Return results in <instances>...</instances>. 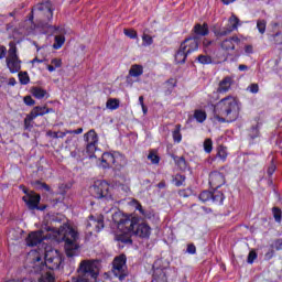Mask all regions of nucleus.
<instances>
[{
  "label": "nucleus",
  "instance_id": "nucleus-1",
  "mask_svg": "<svg viewBox=\"0 0 282 282\" xmlns=\"http://www.w3.org/2000/svg\"><path fill=\"white\" fill-rule=\"evenodd\" d=\"M43 239H62L65 245V252L67 257H76L78 252V231L69 225H63L58 229H52L48 236L43 230L32 231L26 238V246H39Z\"/></svg>",
  "mask_w": 282,
  "mask_h": 282
},
{
  "label": "nucleus",
  "instance_id": "nucleus-2",
  "mask_svg": "<svg viewBox=\"0 0 282 282\" xmlns=\"http://www.w3.org/2000/svg\"><path fill=\"white\" fill-rule=\"evenodd\" d=\"M112 228L115 231L116 240L121 243H131L132 235L141 237V239H149L151 237V227L147 223L135 224V220L122 214V212H115L111 215Z\"/></svg>",
  "mask_w": 282,
  "mask_h": 282
},
{
  "label": "nucleus",
  "instance_id": "nucleus-3",
  "mask_svg": "<svg viewBox=\"0 0 282 282\" xmlns=\"http://www.w3.org/2000/svg\"><path fill=\"white\" fill-rule=\"evenodd\" d=\"M241 113V102L237 97L227 96L214 106V120L217 122H236Z\"/></svg>",
  "mask_w": 282,
  "mask_h": 282
},
{
  "label": "nucleus",
  "instance_id": "nucleus-4",
  "mask_svg": "<svg viewBox=\"0 0 282 282\" xmlns=\"http://www.w3.org/2000/svg\"><path fill=\"white\" fill-rule=\"evenodd\" d=\"M124 164H127V159L124 155L120 154V152H106L101 155L98 166L101 169L113 167L117 171H120Z\"/></svg>",
  "mask_w": 282,
  "mask_h": 282
},
{
  "label": "nucleus",
  "instance_id": "nucleus-5",
  "mask_svg": "<svg viewBox=\"0 0 282 282\" xmlns=\"http://www.w3.org/2000/svg\"><path fill=\"white\" fill-rule=\"evenodd\" d=\"M90 195L96 199H105L106 202H112L113 196L111 195V186L106 181H95L89 188Z\"/></svg>",
  "mask_w": 282,
  "mask_h": 282
},
{
  "label": "nucleus",
  "instance_id": "nucleus-6",
  "mask_svg": "<svg viewBox=\"0 0 282 282\" xmlns=\"http://www.w3.org/2000/svg\"><path fill=\"white\" fill-rule=\"evenodd\" d=\"M9 51L7 56V67L11 74H17L21 70V62L19 55H17V45L14 43L9 44Z\"/></svg>",
  "mask_w": 282,
  "mask_h": 282
},
{
  "label": "nucleus",
  "instance_id": "nucleus-7",
  "mask_svg": "<svg viewBox=\"0 0 282 282\" xmlns=\"http://www.w3.org/2000/svg\"><path fill=\"white\" fill-rule=\"evenodd\" d=\"M112 274L119 279V281H124L127 279V257L121 254L113 260Z\"/></svg>",
  "mask_w": 282,
  "mask_h": 282
},
{
  "label": "nucleus",
  "instance_id": "nucleus-8",
  "mask_svg": "<svg viewBox=\"0 0 282 282\" xmlns=\"http://www.w3.org/2000/svg\"><path fill=\"white\" fill-rule=\"evenodd\" d=\"M32 17H45L48 21L52 19V3L50 1L37 3L32 10Z\"/></svg>",
  "mask_w": 282,
  "mask_h": 282
},
{
  "label": "nucleus",
  "instance_id": "nucleus-9",
  "mask_svg": "<svg viewBox=\"0 0 282 282\" xmlns=\"http://www.w3.org/2000/svg\"><path fill=\"white\" fill-rule=\"evenodd\" d=\"M84 140L87 142L86 152L90 158H94L91 153L98 151V134H96L95 130H90L84 135Z\"/></svg>",
  "mask_w": 282,
  "mask_h": 282
},
{
  "label": "nucleus",
  "instance_id": "nucleus-10",
  "mask_svg": "<svg viewBox=\"0 0 282 282\" xmlns=\"http://www.w3.org/2000/svg\"><path fill=\"white\" fill-rule=\"evenodd\" d=\"M46 113H54V109L46 108L43 106L34 107L24 120L25 127H28V124H30V122H32V120H35V118H39V116H45Z\"/></svg>",
  "mask_w": 282,
  "mask_h": 282
},
{
  "label": "nucleus",
  "instance_id": "nucleus-11",
  "mask_svg": "<svg viewBox=\"0 0 282 282\" xmlns=\"http://www.w3.org/2000/svg\"><path fill=\"white\" fill-rule=\"evenodd\" d=\"M25 193V196H23V202L26 204V206L30 208V210H34L39 208V204L41 202V195L34 193V192H28V189H23Z\"/></svg>",
  "mask_w": 282,
  "mask_h": 282
},
{
  "label": "nucleus",
  "instance_id": "nucleus-12",
  "mask_svg": "<svg viewBox=\"0 0 282 282\" xmlns=\"http://www.w3.org/2000/svg\"><path fill=\"white\" fill-rule=\"evenodd\" d=\"M180 47L185 54H193V52H197V50H199V40H197V37H188L181 43Z\"/></svg>",
  "mask_w": 282,
  "mask_h": 282
},
{
  "label": "nucleus",
  "instance_id": "nucleus-13",
  "mask_svg": "<svg viewBox=\"0 0 282 282\" xmlns=\"http://www.w3.org/2000/svg\"><path fill=\"white\" fill-rule=\"evenodd\" d=\"M53 34H55L54 50H61L65 45V29L62 26H52Z\"/></svg>",
  "mask_w": 282,
  "mask_h": 282
},
{
  "label": "nucleus",
  "instance_id": "nucleus-14",
  "mask_svg": "<svg viewBox=\"0 0 282 282\" xmlns=\"http://www.w3.org/2000/svg\"><path fill=\"white\" fill-rule=\"evenodd\" d=\"M224 184H226L224 174L217 171H214L209 174V185L212 186V188H221Z\"/></svg>",
  "mask_w": 282,
  "mask_h": 282
},
{
  "label": "nucleus",
  "instance_id": "nucleus-15",
  "mask_svg": "<svg viewBox=\"0 0 282 282\" xmlns=\"http://www.w3.org/2000/svg\"><path fill=\"white\" fill-rule=\"evenodd\" d=\"M87 228H94L96 232H100L105 228V217L99 215L97 217L90 216L87 223Z\"/></svg>",
  "mask_w": 282,
  "mask_h": 282
},
{
  "label": "nucleus",
  "instance_id": "nucleus-16",
  "mask_svg": "<svg viewBox=\"0 0 282 282\" xmlns=\"http://www.w3.org/2000/svg\"><path fill=\"white\" fill-rule=\"evenodd\" d=\"M239 25V18L236 15H231L229 18V26L226 30L220 31L218 34L219 36H227L230 32H235Z\"/></svg>",
  "mask_w": 282,
  "mask_h": 282
},
{
  "label": "nucleus",
  "instance_id": "nucleus-17",
  "mask_svg": "<svg viewBox=\"0 0 282 282\" xmlns=\"http://www.w3.org/2000/svg\"><path fill=\"white\" fill-rule=\"evenodd\" d=\"M235 43H239V37L234 36L221 42L220 47L225 52H232L235 50Z\"/></svg>",
  "mask_w": 282,
  "mask_h": 282
},
{
  "label": "nucleus",
  "instance_id": "nucleus-18",
  "mask_svg": "<svg viewBox=\"0 0 282 282\" xmlns=\"http://www.w3.org/2000/svg\"><path fill=\"white\" fill-rule=\"evenodd\" d=\"M230 87H232V78L230 77H225L218 86V94H226L228 91H230Z\"/></svg>",
  "mask_w": 282,
  "mask_h": 282
},
{
  "label": "nucleus",
  "instance_id": "nucleus-19",
  "mask_svg": "<svg viewBox=\"0 0 282 282\" xmlns=\"http://www.w3.org/2000/svg\"><path fill=\"white\" fill-rule=\"evenodd\" d=\"M132 206H134L135 210H139V213L141 215H143V217L145 219H151L153 217H155V214L151 210L147 212L144 210V208H142V205H140V203H138V200H132Z\"/></svg>",
  "mask_w": 282,
  "mask_h": 282
},
{
  "label": "nucleus",
  "instance_id": "nucleus-20",
  "mask_svg": "<svg viewBox=\"0 0 282 282\" xmlns=\"http://www.w3.org/2000/svg\"><path fill=\"white\" fill-rule=\"evenodd\" d=\"M193 31L196 36H208V24H196Z\"/></svg>",
  "mask_w": 282,
  "mask_h": 282
},
{
  "label": "nucleus",
  "instance_id": "nucleus-21",
  "mask_svg": "<svg viewBox=\"0 0 282 282\" xmlns=\"http://www.w3.org/2000/svg\"><path fill=\"white\" fill-rule=\"evenodd\" d=\"M130 76H132V78H138L140 76H142V74H144V68L142 67V65H132L130 70H129Z\"/></svg>",
  "mask_w": 282,
  "mask_h": 282
},
{
  "label": "nucleus",
  "instance_id": "nucleus-22",
  "mask_svg": "<svg viewBox=\"0 0 282 282\" xmlns=\"http://www.w3.org/2000/svg\"><path fill=\"white\" fill-rule=\"evenodd\" d=\"M152 282H166V273L162 269L154 272Z\"/></svg>",
  "mask_w": 282,
  "mask_h": 282
},
{
  "label": "nucleus",
  "instance_id": "nucleus-23",
  "mask_svg": "<svg viewBox=\"0 0 282 282\" xmlns=\"http://www.w3.org/2000/svg\"><path fill=\"white\" fill-rule=\"evenodd\" d=\"M120 107V100L116 98L108 99L106 102V109H109L110 111H116Z\"/></svg>",
  "mask_w": 282,
  "mask_h": 282
},
{
  "label": "nucleus",
  "instance_id": "nucleus-24",
  "mask_svg": "<svg viewBox=\"0 0 282 282\" xmlns=\"http://www.w3.org/2000/svg\"><path fill=\"white\" fill-rule=\"evenodd\" d=\"M182 126H176L175 129L172 131L173 141L180 144L182 142Z\"/></svg>",
  "mask_w": 282,
  "mask_h": 282
},
{
  "label": "nucleus",
  "instance_id": "nucleus-25",
  "mask_svg": "<svg viewBox=\"0 0 282 282\" xmlns=\"http://www.w3.org/2000/svg\"><path fill=\"white\" fill-rule=\"evenodd\" d=\"M187 56V53H185L184 50L180 47L177 53L175 54V62L178 64L186 63Z\"/></svg>",
  "mask_w": 282,
  "mask_h": 282
},
{
  "label": "nucleus",
  "instance_id": "nucleus-26",
  "mask_svg": "<svg viewBox=\"0 0 282 282\" xmlns=\"http://www.w3.org/2000/svg\"><path fill=\"white\" fill-rule=\"evenodd\" d=\"M194 118H195V120L198 121L199 123L206 122V111L199 110V109L195 110V111H194Z\"/></svg>",
  "mask_w": 282,
  "mask_h": 282
},
{
  "label": "nucleus",
  "instance_id": "nucleus-27",
  "mask_svg": "<svg viewBox=\"0 0 282 282\" xmlns=\"http://www.w3.org/2000/svg\"><path fill=\"white\" fill-rule=\"evenodd\" d=\"M212 202H214L215 204H224V193L216 191L212 193Z\"/></svg>",
  "mask_w": 282,
  "mask_h": 282
},
{
  "label": "nucleus",
  "instance_id": "nucleus-28",
  "mask_svg": "<svg viewBox=\"0 0 282 282\" xmlns=\"http://www.w3.org/2000/svg\"><path fill=\"white\" fill-rule=\"evenodd\" d=\"M198 63H200V65H213V57H210L209 55H199L197 57Z\"/></svg>",
  "mask_w": 282,
  "mask_h": 282
},
{
  "label": "nucleus",
  "instance_id": "nucleus-29",
  "mask_svg": "<svg viewBox=\"0 0 282 282\" xmlns=\"http://www.w3.org/2000/svg\"><path fill=\"white\" fill-rule=\"evenodd\" d=\"M217 158H219L223 162H226V158H228V150L225 147L219 145Z\"/></svg>",
  "mask_w": 282,
  "mask_h": 282
},
{
  "label": "nucleus",
  "instance_id": "nucleus-30",
  "mask_svg": "<svg viewBox=\"0 0 282 282\" xmlns=\"http://www.w3.org/2000/svg\"><path fill=\"white\" fill-rule=\"evenodd\" d=\"M199 200L203 202V204H205V202H213V193L208 191H204L199 195Z\"/></svg>",
  "mask_w": 282,
  "mask_h": 282
},
{
  "label": "nucleus",
  "instance_id": "nucleus-31",
  "mask_svg": "<svg viewBox=\"0 0 282 282\" xmlns=\"http://www.w3.org/2000/svg\"><path fill=\"white\" fill-rule=\"evenodd\" d=\"M47 91H45L42 88H33V96L34 98H37L39 100H41L42 98H45Z\"/></svg>",
  "mask_w": 282,
  "mask_h": 282
},
{
  "label": "nucleus",
  "instance_id": "nucleus-32",
  "mask_svg": "<svg viewBox=\"0 0 282 282\" xmlns=\"http://www.w3.org/2000/svg\"><path fill=\"white\" fill-rule=\"evenodd\" d=\"M142 45L143 47H149V45H153V37L149 34H143L142 35Z\"/></svg>",
  "mask_w": 282,
  "mask_h": 282
},
{
  "label": "nucleus",
  "instance_id": "nucleus-33",
  "mask_svg": "<svg viewBox=\"0 0 282 282\" xmlns=\"http://www.w3.org/2000/svg\"><path fill=\"white\" fill-rule=\"evenodd\" d=\"M19 80L21 83V85H28V83H30V76L28 75L26 72L24 73H19Z\"/></svg>",
  "mask_w": 282,
  "mask_h": 282
},
{
  "label": "nucleus",
  "instance_id": "nucleus-34",
  "mask_svg": "<svg viewBox=\"0 0 282 282\" xmlns=\"http://www.w3.org/2000/svg\"><path fill=\"white\" fill-rule=\"evenodd\" d=\"M148 160H150L152 164H160V156L153 151L149 153Z\"/></svg>",
  "mask_w": 282,
  "mask_h": 282
},
{
  "label": "nucleus",
  "instance_id": "nucleus-35",
  "mask_svg": "<svg viewBox=\"0 0 282 282\" xmlns=\"http://www.w3.org/2000/svg\"><path fill=\"white\" fill-rule=\"evenodd\" d=\"M204 151L205 153H210L213 151V140L206 139L204 141Z\"/></svg>",
  "mask_w": 282,
  "mask_h": 282
},
{
  "label": "nucleus",
  "instance_id": "nucleus-36",
  "mask_svg": "<svg viewBox=\"0 0 282 282\" xmlns=\"http://www.w3.org/2000/svg\"><path fill=\"white\" fill-rule=\"evenodd\" d=\"M265 25H267V23L264 20H259L257 22V29L260 32V34H265Z\"/></svg>",
  "mask_w": 282,
  "mask_h": 282
},
{
  "label": "nucleus",
  "instance_id": "nucleus-37",
  "mask_svg": "<svg viewBox=\"0 0 282 282\" xmlns=\"http://www.w3.org/2000/svg\"><path fill=\"white\" fill-rule=\"evenodd\" d=\"M186 182V177L184 175L177 174L174 178L175 186H182Z\"/></svg>",
  "mask_w": 282,
  "mask_h": 282
},
{
  "label": "nucleus",
  "instance_id": "nucleus-38",
  "mask_svg": "<svg viewBox=\"0 0 282 282\" xmlns=\"http://www.w3.org/2000/svg\"><path fill=\"white\" fill-rule=\"evenodd\" d=\"M175 162H176L178 169H181V171L186 170V160H184V158H177V159H175Z\"/></svg>",
  "mask_w": 282,
  "mask_h": 282
},
{
  "label": "nucleus",
  "instance_id": "nucleus-39",
  "mask_svg": "<svg viewBox=\"0 0 282 282\" xmlns=\"http://www.w3.org/2000/svg\"><path fill=\"white\" fill-rule=\"evenodd\" d=\"M123 34L129 39H138V33L134 30H124Z\"/></svg>",
  "mask_w": 282,
  "mask_h": 282
},
{
  "label": "nucleus",
  "instance_id": "nucleus-40",
  "mask_svg": "<svg viewBox=\"0 0 282 282\" xmlns=\"http://www.w3.org/2000/svg\"><path fill=\"white\" fill-rule=\"evenodd\" d=\"M257 259V251L251 250L248 254V263H254V260Z\"/></svg>",
  "mask_w": 282,
  "mask_h": 282
},
{
  "label": "nucleus",
  "instance_id": "nucleus-41",
  "mask_svg": "<svg viewBox=\"0 0 282 282\" xmlns=\"http://www.w3.org/2000/svg\"><path fill=\"white\" fill-rule=\"evenodd\" d=\"M273 217L275 221L280 223L281 221V209L280 208H273Z\"/></svg>",
  "mask_w": 282,
  "mask_h": 282
},
{
  "label": "nucleus",
  "instance_id": "nucleus-42",
  "mask_svg": "<svg viewBox=\"0 0 282 282\" xmlns=\"http://www.w3.org/2000/svg\"><path fill=\"white\" fill-rule=\"evenodd\" d=\"M51 64L53 65V67L55 69H58V67H61L63 65V61L58 59V58H53L51 61Z\"/></svg>",
  "mask_w": 282,
  "mask_h": 282
},
{
  "label": "nucleus",
  "instance_id": "nucleus-43",
  "mask_svg": "<svg viewBox=\"0 0 282 282\" xmlns=\"http://www.w3.org/2000/svg\"><path fill=\"white\" fill-rule=\"evenodd\" d=\"M250 137H251L252 139L259 138V126H256V127H253V128L251 129V131H250Z\"/></svg>",
  "mask_w": 282,
  "mask_h": 282
},
{
  "label": "nucleus",
  "instance_id": "nucleus-44",
  "mask_svg": "<svg viewBox=\"0 0 282 282\" xmlns=\"http://www.w3.org/2000/svg\"><path fill=\"white\" fill-rule=\"evenodd\" d=\"M248 90L251 93V94H259V85L257 84H252L248 87Z\"/></svg>",
  "mask_w": 282,
  "mask_h": 282
},
{
  "label": "nucleus",
  "instance_id": "nucleus-45",
  "mask_svg": "<svg viewBox=\"0 0 282 282\" xmlns=\"http://www.w3.org/2000/svg\"><path fill=\"white\" fill-rule=\"evenodd\" d=\"M188 254H195L197 252V248L194 245L187 246Z\"/></svg>",
  "mask_w": 282,
  "mask_h": 282
},
{
  "label": "nucleus",
  "instance_id": "nucleus-46",
  "mask_svg": "<svg viewBox=\"0 0 282 282\" xmlns=\"http://www.w3.org/2000/svg\"><path fill=\"white\" fill-rule=\"evenodd\" d=\"M24 104L29 107H32L34 105V99H32L30 96L24 97Z\"/></svg>",
  "mask_w": 282,
  "mask_h": 282
},
{
  "label": "nucleus",
  "instance_id": "nucleus-47",
  "mask_svg": "<svg viewBox=\"0 0 282 282\" xmlns=\"http://www.w3.org/2000/svg\"><path fill=\"white\" fill-rule=\"evenodd\" d=\"M274 171H276V165H274V163H272L269 169H268V175H274Z\"/></svg>",
  "mask_w": 282,
  "mask_h": 282
},
{
  "label": "nucleus",
  "instance_id": "nucleus-48",
  "mask_svg": "<svg viewBox=\"0 0 282 282\" xmlns=\"http://www.w3.org/2000/svg\"><path fill=\"white\" fill-rule=\"evenodd\" d=\"M6 54H8L6 46H0V61L1 58H6Z\"/></svg>",
  "mask_w": 282,
  "mask_h": 282
},
{
  "label": "nucleus",
  "instance_id": "nucleus-49",
  "mask_svg": "<svg viewBox=\"0 0 282 282\" xmlns=\"http://www.w3.org/2000/svg\"><path fill=\"white\" fill-rule=\"evenodd\" d=\"M274 39H275L276 45H281V43H282V35H281V33H276L274 35Z\"/></svg>",
  "mask_w": 282,
  "mask_h": 282
},
{
  "label": "nucleus",
  "instance_id": "nucleus-50",
  "mask_svg": "<svg viewBox=\"0 0 282 282\" xmlns=\"http://www.w3.org/2000/svg\"><path fill=\"white\" fill-rule=\"evenodd\" d=\"M252 52H253L252 45H247V46L245 47V53H246L247 55L252 54Z\"/></svg>",
  "mask_w": 282,
  "mask_h": 282
},
{
  "label": "nucleus",
  "instance_id": "nucleus-51",
  "mask_svg": "<svg viewBox=\"0 0 282 282\" xmlns=\"http://www.w3.org/2000/svg\"><path fill=\"white\" fill-rule=\"evenodd\" d=\"M67 133H75L76 135H80V133H83V128H78L77 130H69Z\"/></svg>",
  "mask_w": 282,
  "mask_h": 282
},
{
  "label": "nucleus",
  "instance_id": "nucleus-52",
  "mask_svg": "<svg viewBox=\"0 0 282 282\" xmlns=\"http://www.w3.org/2000/svg\"><path fill=\"white\" fill-rule=\"evenodd\" d=\"M67 133L69 132H55L54 138H65Z\"/></svg>",
  "mask_w": 282,
  "mask_h": 282
},
{
  "label": "nucleus",
  "instance_id": "nucleus-53",
  "mask_svg": "<svg viewBox=\"0 0 282 282\" xmlns=\"http://www.w3.org/2000/svg\"><path fill=\"white\" fill-rule=\"evenodd\" d=\"M239 72H248V66L241 64L238 66Z\"/></svg>",
  "mask_w": 282,
  "mask_h": 282
},
{
  "label": "nucleus",
  "instance_id": "nucleus-54",
  "mask_svg": "<svg viewBox=\"0 0 282 282\" xmlns=\"http://www.w3.org/2000/svg\"><path fill=\"white\" fill-rule=\"evenodd\" d=\"M44 62H45V59H39V57H35L31 61L32 64H34V63H44Z\"/></svg>",
  "mask_w": 282,
  "mask_h": 282
},
{
  "label": "nucleus",
  "instance_id": "nucleus-55",
  "mask_svg": "<svg viewBox=\"0 0 282 282\" xmlns=\"http://www.w3.org/2000/svg\"><path fill=\"white\" fill-rule=\"evenodd\" d=\"M9 85H10L11 87H14V85H17V79L10 78V79H9Z\"/></svg>",
  "mask_w": 282,
  "mask_h": 282
},
{
  "label": "nucleus",
  "instance_id": "nucleus-56",
  "mask_svg": "<svg viewBox=\"0 0 282 282\" xmlns=\"http://www.w3.org/2000/svg\"><path fill=\"white\" fill-rule=\"evenodd\" d=\"M46 68L48 69V72H56V68L54 67V65H46Z\"/></svg>",
  "mask_w": 282,
  "mask_h": 282
},
{
  "label": "nucleus",
  "instance_id": "nucleus-57",
  "mask_svg": "<svg viewBox=\"0 0 282 282\" xmlns=\"http://www.w3.org/2000/svg\"><path fill=\"white\" fill-rule=\"evenodd\" d=\"M236 0H223L225 6H230V3H235Z\"/></svg>",
  "mask_w": 282,
  "mask_h": 282
},
{
  "label": "nucleus",
  "instance_id": "nucleus-58",
  "mask_svg": "<svg viewBox=\"0 0 282 282\" xmlns=\"http://www.w3.org/2000/svg\"><path fill=\"white\" fill-rule=\"evenodd\" d=\"M139 104L141 107H144V97L142 96L139 97Z\"/></svg>",
  "mask_w": 282,
  "mask_h": 282
},
{
  "label": "nucleus",
  "instance_id": "nucleus-59",
  "mask_svg": "<svg viewBox=\"0 0 282 282\" xmlns=\"http://www.w3.org/2000/svg\"><path fill=\"white\" fill-rule=\"evenodd\" d=\"M141 109H142L144 116H147V113H148V111H149V109H147V106H144V105L141 106Z\"/></svg>",
  "mask_w": 282,
  "mask_h": 282
},
{
  "label": "nucleus",
  "instance_id": "nucleus-60",
  "mask_svg": "<svg viewBox=\"0 0 282 282\" xmlns=\"http://www.w3.org/2000/svg\"><path fill=\"white\" fill-rule=\"evenodd\" d=\"M3 83H6V77H0V87L3 85Z\"/></svg>",
  "mask_w": 282,
  "mask_h": 282
},
{
  "label": "nucleus",
  "instance_id": "nucleus-61",
  "mask_svg": "<svg viewBox=\"0 0 282 282\" xmlns=\"http://www.w3.org/2000/svg\"><path fill=\"white\" fill-rule=\"evenodd\" d=\"M42 187H43L45 191H50V186H47L46 184H43Z\"/></svg>",
  "mask_w": 282,
  "mask_h": 282
},
{
  "label": "nucleus",
  "instance_id": "nucleus-62",
  "mask_svg": "<svg viewBox=\"0 0 282 282\" xmlns=\"http://www.w3.org/2000/svg\"><path fill=\"white\" fill-rule=\"evenodd\" d=\"M203 45H210V41H206V40H205V41L203 42Z\"/></svg>",
  "mask_w": 282,
  "mask_h": 282
},
{
  "label": "nucleus",
  "instance_id": "nucleus-63",
  "mask_svg": "<svg viewBox=\"0 0 282 282\" xmlns=\"http://www.w3.org/2000/svg\"><path fill=\"white\" fill-rule=\"evenodd\" d=\"M124 191H126V193H127V191H129V187H126Z\"/></svg>",
  "mask_w": 282,
  "mask_h": 282
},
{
  "label": "nucleus",
  "instance_id": "nucleus-64",
  "mask_svg": "<svg viewBox=\"0 0 282 282\" xmlns=\"http://www.w3.org/2000/svg\"><path fill=\"white\" fill-rule=\"evenodd\" d=\"M160 188H162V186H164L163 184H159Z\"/></svg>",
  "mask_w": 282,
  "mask_h": 282
}]
</instances>
